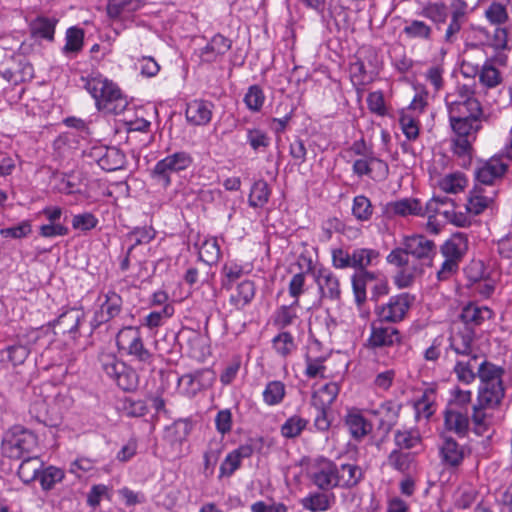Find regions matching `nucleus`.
I'll use <instances>...</instances> for the list:
<instances>
[{
    "label": "nucleus",
    "instance_id": "obj_1",
    "mask_svg": "<svg viewBox=\"0 0 512 512\" xmlns=\"http://www.w3.org/2000/svg\"><path fill=\"white\" fill-rule=\"evenodd\" d=\"M435 251L434 242L423 235L405 237L403 248L394 249L387 256V262L400 269L394 277L395 285L398 288L411 286L422 272L419 261L431 262Z\"/></svg>",
    "mask_w": 512,
    "mask_h": 512
},
{
    "label": "nucleus",
    "instance_id": "obj_2",
    "mask_svg": "<svg viewBox=\"0 0 512 512\" xmlns=\"http://www.w3.org/2000/svg\"><path fill=\"white\" fill-rule=\"evenodd\" d=\"M85 88L100 111L117 115L122 113L128 105L127 98L117 84L101 74L87 78Z\"/></svg>",
    "mask_w": 512,
    "mask_h": 512
},
{
    "label": "nucleus",
    "instance_id": "obj_3",
    "mask_svg": "<svg viewBox=\"0 0 512 512\" xmlns=\"http://www.w3.org/2000/svg\"><path fill=\"white\" fill-rule=\"evenodd\" d=\"M193 163V158L186 151H178L159 160L150 171L152 180L166 189L172 183L171 175L188 169Z\"/></svg>",
    "mask_w": 512,
    "mask_h": 512
},
{
    "label": "nucleus",
    "instance_id": "obj_4",
    "mask_svg": "<svg viewBox=\"0 0 512 512\" xmlns=\"http://www.w3.org/2000/svg\"><path fill=\"white\" fill-rule=\"evenodd\" d=\"M37 446V437L22 426L9 429L2 439V454L11 459H20L31 453Z\"/></svg>",
    "mask_w": 512,
    "mask_h": 512
},
{
    "label": "nucleus",
    "instance_id": "obj_5",
    "mask_svg": "<svg viewBox=\"0 0 512 512\" xmlns=\"http://www.w3.org/2000/svg\"><path fill=\"white\" fill-rule=\"evenodd\" d=\"M100 361L106 375L113 379L119 388L124 391H133L138 387L139 377L136 371L115 355L104 354Z\"/></svg>",
    "mask_w": 512,
    "mask_h": 512
},
{
    "label": "nucleus",
    "instance_id": "obj_6",
    "mask_svg": "<svg viewBox=\"0 0 512 512\" xmlns=\"http://www.w3.org/2000/svg\"><path fill=\"white\" fill-rule=\"evenodd\" d=\"M116 344L119 350L135 357L141 362H149L151 353L145 348L139 327L126 326L116 336Z\"/></svg>",
    "mask_w": 512,
    "mask_h": 512
},
{
    "label": "nucleus",
    "instance_id": "obj_7",
    "mask_svg": "<svg viewBox=\"0 0 512 512\" xmlns=\"http://www.w3.org/2000/svg\"><path fill=\"white\" fill-rule=\"evenodd\" d=\"M414 297L408 293H401L389 298L388 302L376 309L379 321L397 323L402 321L410 309Z\"/></svg>",
    "mask_w": 512,
    "mask_h": 512
},
{
    "label": "nucleus",
    "instance_id": "obj_8",
    "mask_svg": "<svg viewBox=\"0 0 512 512\" xmlns=\"http://www.w3.org/2000/svg\"><path fill=\"white\" fill-rule=\"evenodd\" d=\"M308 477L322 490L338 487L337 465L331 460L320 458L315 460L308 469Z\"/></svg>",
    "mask_w": 512,
    "mask_h": 512
},
{
    "label": "nucleus",
    "instance_id": "obj_9",
    "mask_svg": "<svg viewBox=\"0 0 512 512\" xmlns=\"http://www.w3.org/2000/svg\"><path fill=\"white\" fill-rule=\"evenodd\" d=\"M508 163L500 156H493L485 162H482L475 171L477 184H483L484 187H495L496 181L500 180L506 173Z\"/></svg>",
    "mask_w": 512,
    "mask_h": 512
},
{
    "label": "nucleus",
    "instance_id": "obj_10",
    "mask_svg": "<svg viewBox=\"0 0 512 512\" xmlns=\"http://www.w3.org/2000/svg\"><path fill=\"white\" fill-rule=\"evenodd\" d=\"M352 170L358 177L368 176L375 181L384 180L389 174L388 164L372 154L356 159Z\"/></svg>",
    "mask_w": 512,
    "mask_h": 512
},
{
    "label": "nucleus",
    "instance_id": "obj_11",
    "mask_svg": "<svg viewBox=\"0 0 512 512\" xmlns=\"http://www.w3.org/2000/svg\"><path fill=\"white\" fill-rule=\"evenodd\" d=\"M496 196L495 187H484L483 184L476 183L469 192L465 209L473 216L479 215L493 204Z\"/></svg>",
    "mask_w": 512,
    "mask_h": 512
},
{
    "label": "nucleus",
    "instance_id": "obj_12",
    "mask_svg": "<svg viewBox=\"0 0 512 512\" xmlns=\"http://www.w3.org/2000/svg\"><path fill=\"white\" fill-rule=\"evenodd\" d=\"M214 104L208 100L194 99L187 103L185 117L192 126H206L210 123Z\"/></svg>",
    "mask_w": 512,
    "mask_h": 512
},
{
    "label": "nucleus",
    "instance_id": "obj_13",
    "mask_svg": "<svg viewBox=\"0 0 512 512\" xmlns=\"http://www.w3.org/2000/svg\"><path fill=\"white\" fill-rule=\"evenodd\" d=\"M105 300L101 303L98 310L95 311L92 325L100 326L118 316L122 309V298L114 291H108Z\"/></svg>",
    "mask_w": 512,
    "mask_h": 512
},
{
    "label": "nucleus",
    "instance_id": "obj_14",
    "mask_svg": "<svg viewBox=\"0 0 512 512\" xmlns=\"http://www.w3.org/2000/svg\"><path fill=\"white\" fill-rule=\"evenodd\" d=\"M232 41L221 34L214 35L211 40L199 50L202 62L219 61L231 49Z\"/></svg>",
    "mask_w": 512,
    "mask_h": 512
},
{
    "label": "nucleus",
    "instance_id": "obj_15",
    "mask_svg": "<svg viewBox=\"0 0 512 512\" xmlns=\"http://www.w3.org/2000/svg\"><path fill=\"white\" fill-rule=\"evenodd\" d=\"M253 452V446L248 443L229 452L220 465L219 478L231 477L240 468L243 459L251 457Z\"/></svg>",
    "mask_w": 512,
    "mask_h": 512
},
{
    "label": "nucleus",
    "instance_id": "obj_16",
    "mask_svg": "<svg viewBox=\"0 0 512 512\" xmlns=\"http://www.w3.org/2000/svg\"><path fill=\"white\" fill-rule=\"evenodd\" d=\"M442 463L449 467H458L464 460L465 449L454 438L443 434L439 444Z\"/></svg>",
    "mask_w": 512,
    "mask_h": 512
},
{
    "label": "nucleus",
    "instance_id": "obj_17",
    "mask_svg": "<svg viewBox=\"0 0 512 512\" xmlns=\"http://www.w3.org/2000/svg\"><path fill=\"white\" fill-rule=\"evenodd\" d=\"M93 156L98 165L105 171H116L125 165L126 157L115 147H99L94 149Z\"/></svg>",
    "mask_w": 512,
    "mask_h": 512
},
{
    "label": "nucleus",
    "instance_id": "obj_18",
    "mask_svg": "<svg viewBox=\"0 0 512 512\" xmlns=\"http://www.w3.org/2000/svg\"><path fill=\"white\" fill-rule=\"evenodd\" d=\"M57 24V18L40 15L31 20L28 27L33 39L53 42Z\"/></svg>",
    "mask_w": 512,
    "mask_h": 512
},
{
    "label": "nucleus",
    "instance_id": "obj_19",
    "mask_svg": "<svg viewBox=\"0 0 512 512\" xmlns=\"http://www.w3.org/2000/svg\"><path fill=\"white\" fill-rule=\"evenodd\" d=\"M314 277L323 297L331 300H337L340 298V281L331 270L321 268L316 272Z\"/></svg>",
    "mask_w": 512,
    "mask_h": 512
},
{
    "label": "nucleus",
    "instance_id": "obj_20",
    "mask_svg": "<svg viewBox=\"0 0 512 512\" xmlns=\"http://www.w3.org/2000/svg\"><path fill=\"white\" fill-rule=\"evenodd\" d=\"M401 405L394 401H385L378 407L370 409L369 413L376 416L379 420V428L388 432L396 424Z\"/></svg>",
    "mask_w": 512,
    "mask_h": 512
},
{
    "label": "nucleus",
    "instance_id": "obj_21",
    "mask_svg": "<svg viewBox=\"0 0 512 512\" xmlns=\"http://www.w3.org/2000/svg\"><path fill=\"white\" fill-rule=\"evenodd\" d=\"M469 423L467 410L447 406L444 412V425L448 431L464 436L468 431Z\"/></svg>",
    "mask_w": 512,
    "mask_h": 512
},
{
    "label": "nucleus",
    "instance_id": "obj_22",
    "mask_svg": "<svg viewBox=\"0 0 512 512\" xmlns=\"http://www.w3.org/2000/svg\"><path fill=\"white\" fill-rule=\"evenodd\" d=\"M340 391V387L336 382H328L312 394V405L318 410L326 412V410L333 404Z\"/></svg>",
    "mask_w": 512,
    "mask_h": 512
},
{
    "label": "nucleus",
    "instance_id": "obj_23",
    "mask_svg": "<svg viewBox=\"0 0 512 512\" xmlns=\"http://www.w3.org/2000/svg\"><path fill=\"white\" fill-rule=\"evenodd\" d=\"M336 502L334 493L313 492L300 500V504L305 510L310 512H326Z\"/></svg>",
    "mask_w": 512,
    "mask_h": 512
},
{
    "label": "nucleus",
    "instance_id": "obj_24",
    "mask_svg": "<svg viewBox=\"0 0 512 512\" xmlns=\"http://www.w3.org/2000/svg\"><path fill=\"white\" fill-rule=\"evenodd\" d=\"M468 250V239L462 233L453 234L441 247L444 258L460 262Z\"/></svg>",
    "mask_w": 512,
    "mask_h": 512
},
{
    "label": "nucleus",
    "instance_id": "obj_25",
    "mask_svg": "<svg viewBox=\"0 0 512 512\" xmlns=\"http://www.w3.org/2000/svg\"><path fill=\"white\" fill-rule=\"evenodd\" d=\"M141 6V0H109L106 13L112 20H123L139 10Z\"/></svg>",
    "mask_w": 512,
    "mask_h": 512
},
{
    "label": "nucleus",
    "instance_id": "obj_26",
    "mask_svg": "<svg viewBox=\"0 0 512 512\" xmlns=\"http://www.w3.org/2000/svg\"><path fill=\"white\" fill-rule=\"evenodd\" d=\"M505 388L503 384L480 385L478 392V405L495 408L503 400Z\"/></svg>",
    "mask_w": 512,
    "mask_h": 512
},
{
    "label": "nucleus",
    "instance_id": "obj_27",
    "mask_svg": "<svg viewBox=\"0 0 512 512\" xmlns=\"http://www.w3.org/2000/svg\"><path fill=\"white\" fill-rule=\"evenodd\" d=\"M388 207L389 211L397 216H424V207L416 198H403L389 203Z\"/></svg>",
    "mask_w": 512,
    "mask_h": 512
},
{
    "label": "nucleus",
    "instance_id": "obj_28",
    "mask_svg": "<svg viewBox=\"0 0 512 512\" xmlns=\"http://www.w3.org/2000/svg\"><path fill=\"white\" fill-rule=\"evenodd\" d=\"M436 399L435 388H426L414 403L416 418L429 419L436 411Z\"/></svg>",
    "mask_w": 512,
    "mask_h": 512
},
{
    "label": "nucleus",
    "instance_id": "obj_29",
    "mask_svg": "<svg viewBox=\"0 0 512 512\" xmlns=\"http://www.w3.org/2000/svg\"><path fill=\"white\" fill-rule=\"evenodd\" d=\"M492 315V310L487 306L471 302L462 309L461 319L467 325L478 326L484 321L489 320Z\"/></svg>",
    "mask_w": 512,
    "mask_h": 512
},
{
    "label": "nucleus",
    "instance_id": "obj_30",
    "mask_svg": "<svg viewBox=\"0 0 512 512\" xmlns=\"http://www.w3.org/2000/svg\"><path fill=\"white\" fill-rule=\"evenodd\" d=\"M84 30L77 26L69 27L65 33V44L61 52L69 58L75 57L84 46Z\"/></svg>",
    "mask_w": 512,
    "mask_h": 512
},
{
    "label": "nucleus",
    "instance_id": "obj_31",
    "mask_svg": "<svg viewBox=\"0 0 512 512\" xmlns=\"http://www.w3.org/2000/svg\"><path fill=\"white\" fill-rule=\"evenodd\" d=\"M477 360L478 357L474 355L456 361L453 372L459 382L469 385L475 381L477 377V372H475L478 366Z\"/></svg>",
    "mask_w": 512,
    "mask_h": 512
},
{
    "label": "nucleus",
    "instance_id": "obj_32",
    "mask_svg": "<svg viewBox=\"0 0 512 512\" xmlns=\"http://www.w3.org/2000/svg\"><path fill=\"white\" fill-rule=\"evenodd\" d=\"M449 117L460 118H479L482 114L481 104L478 99H470L465 103L448 102Z\"/></svg>",
    "mask_w": 512,
    "mask_h": 512
},
{
    "label": "nucleus",
    "instance_id": "obj_33",
    "mask_svg": "<svg viewBox=\"0 0 512 512\" xmlns=\"http://www.w3.org/2000/svg\"><path fill=\"white\" fill-rule=\"evenodd\" d=\"M255 285L252 281L245 280L238 284L231 294L229 303L237 310L243 309L254 299Z\"/></svg>",
    "mask_w": 512,
    "mask_h": 512
},
{
    "label": "nucleus",
    "instance_id": "obj_34",
    "mask_svg": "<svg viewBox=\"0 0 512 512\" xmlns=\"http://www.w3.org/2000/svg\"><path fill=\"white\" fill-rule=\"evenodd\" d=\"M388 465L401 473H409L416 466V454L401 450H392L387 458Z\"/></svg>",
    "mask_w": 512,
    "mask_h": 512
},
{
    "label": "nucleus",
    "instance_id": "obj_35",
    "mask_svg": "<svg viewBox=\"0 0 512 512\" xmlns=\"http://www.w3.org/2000/svg\"><path fill=\"white\" fill-rule=\"evenodd\" d=\"M504 369L489 361H482L477 366V377L481 385L503 384Z\"/></svg>",
    "mask_w": 512,
    "mask_h": 512
},
{
    "label": "nucleus",
    "instance_id": "obj_36",
    "mask_svg": "<svg viewBox=\"0 0 512 512\" xmlns=\"http://www.w3.org/2000/svg\"><path fill=\"white\" fill-rule=\"evenodd\" d=\"M363 477L362 469L351 463L337 466L338 487L350 488L356 486Z\"/></svg>",
    "mask_w": 512,
    "mask_h": 512
},
{
    "label": "nucleus",
    "instance_id": "obj_37",
    "mask_svg": "<svg viewBox=\"0 0 512 512\" xmlns=\"http://www.w3.org/2000/svg\"><path fill=\"white\" fill-rule=\"evenodd\" d=\"M399 332L394 327H372L369 341L374 347L391 346L399 342Z\"/></svg>",
    "mask_w": 512,
    "mask_h": 512
},
{
    "label": "nucleus",
    "instance_id": "obj_38",
    "mask_svg": "<svg viewBox=\"0 0 512 512\" xmlns=\"http://www.w3.org/2000/svg\"><path fill=\"white\" fill-rule=\"evenodd\" d=\"M403 34L408 39L430 41L432 38V27L422 20H406Z\"/></svg>",
    "mask_w": 512,
    "mask_h": 512
},
{
    "label": "nucleus",
    "instance_id": "obj_39",
    "mask_svg": "<svg viewBox=\"0 0 512 512\" xmlns=\"http://www.w3.org/2000/svg\"><path fill=\"white\" fill-rule=\"evenodd\" d=\"M468 180L461 172L448 173L441 177L437 185L445 193L457 194L467 186Z\"/></svg>",
    "mask_w": 512,
    "mask_h": 512
},
{
    "label": "nucleus",
    "instance_id": "obj_40",
    "mask_svg": "<svg viewBox=\"0 0 512 512\" xmlns=\"http://www.w3.org/2000/svg\"><path fill=\"white\" fill-rule=\"evenodd\" d=\"M286 396V385L280 380L269 381L262 392L263 402L267 406H276L283 402Z\"/></svg>",
    "mask_w": 512,
    "mask_h": 512
},
{
    "label": "nucleus",
    "instance_id": "obj_41",
    "mask_svg": "<svg viewBox=\"0 0 512 512\" xmlns=\"http://www.w3.org/2000/svg\"><path fill=\"white\" fill-rule=\"evenodd\" d=\"M503 81L501 71L495 66L492 60H486L479 72V82L482 86L492 89Z\"/></svg>",
    "mask_w": 512,
    "mask_h": 512
},
{
    "label": "nucleus",
    "instance_id": "obj_42",
    "mask_svg": "<svg viewBox=\"0 0 512 512\" xmlns=\"http://www.w3.org/2000/svg\"><path fill=\"white\" fill-rule=\"evenodd\" d=\"M42 467L43 463L38 457H27L18 468V476L23 483L29 484L39 477Z\"/></svg>",
    "mask_w": 512,
    "mask_h": 512
},
{
    "label": "nucleus",
    "instance_id": "obj_43",
    "mask_svg": "<svg viewBox=\"0 0 512 512\" xmlns=\"http://www.w3.org/2000/svg\"><path fill=\"white\" fill-rule=\"evenodd\" d=\"M346 425L354 439H361L371 431V424L359 412L348 413Z\"/></svg>",
    "mask_w": 512,
    "mask_h": 512
},
{
    "label": "nucleus",
    "instance_id": "obj_44",
    "mask_svg": "<svg viewBox=\"0 0 512 512\" xmlns=\"http://www.w3.org/2000/svg\"><path fill=\"white\" fill-rule=\"evenodd\" d=\"M299 301H293L290 305H283L279 307L274 313V325L280 329H284L298 319L297 308Z\"/></svg>",
    "mask_w": 512,
    "mask_h": 512
},
{
    "label": "nucleus",
    "instance_id": "obj_45",
    "mask_svg": "<svg viewBox=\"0 0 512 512\" xmlns=\"http://www.w3.org/2000/svg\"><path fill=\"white\" fill-rule=\"evenodd\" d=\"M399 124L406 138L410 141L416 140L419 136L418 115L411 110H402L399 116Z\"/></svg>",
    "mask_w": 512,
    "mask_h": 512
},
{
    "label": "nucleus",
    "instance_id": "obj_46",
    "mask_svg": "<svg viewBox=\"0 0 512 512\" xmlns=\"http://www.w3.org/2000/svg\"><path fill=\"white\" fill-rule=\"evenodd\" d=\"M175 313L174 306H166L160 310L151 311L141 320V325L150 330L157 329L164 325Z\"/></svg>",
    "mask_w": 512,
    "mask_h": 512
},
{
    "label": "nucleus",
    "instance_id": "obj_47",
    "mask_svg": "<svg viewBox=\"0 0 512 512\" xmlns=\"http://www.w3.org/2000/svg\"><path fill=\"white\" fill-rule=\"evenodd\" d=\"M266 101V96L263 89L257 85H251L248 87L243 102L247 109L253 113H258L262 110Z\"/></svg>",
    "mask_w": 512,
    "mask_h": 512
},
{
    "label": "nucleus",
    "instance_id": "obj_48",
    "mask_svg": "<svg viewBox=\"0 0 512 512\" xmlns=\"http://www.w3.org/2000/svg\"><path fill=\"white\" fill-rule=\"evenodd\" d=\"M352 254V268L359 270L373 265L379 258V252L370 248L354 249Z\"/></svg>",
    "mask_w": 512,
    "mask_h": 512
},
{
    "label": "nucleus",
    "instance_id": "obj_49",
    "mask_svg": "<svg viewBox=\"0 0 512 512\" xmlns=\"http://www.w3.org/2000/svg\"><path fill=\"white\" fill-rule=\"evenodd\" d=\"M199 258L206 264L216 263L221 255L220 246L216 238H206L198 249Z\"/></svg>",
    "mask_w": 512,
    "mask_h": 512
},
{
    "label": "nucleus",
    "instance_id": "obj_50",
    "mask_svg": "<svg viewBox=\"0 0 512 512\" xmlns=\"http://www.w3.org/2000/svg\"><path fill=\"white\" fill-rule=\"evenodd\" d=\"M271 191L266 181H256L249 194V205L254 208L263 207L269 200Z\"/></svg>",
    "mask_w": 512,
    "mask_h": 512
},
{
    "label": "nucleus",
    "instance_id": "obj_51",
    "mask_svg": "<svg viewBox=\"0 0 512 512\" xmlns=\"http://www.w3.org/2000/svg\"><path fill=\"white\" fill-rule=\"evenodd\" d=\"M246 142L254 152H262L270 146L271 139L268 133L260 128H248Z\"/></svg>",
    "mask_w": 512,
    "mask_h": 512
},
{
    "label": "nucleus",
    "instance_id": "obj_52",
    "mask_svg": "<svg viewBox=\"0 0 512 512\" xmlns=\"http://www.w3.org/2000/svg\"><path fill=\"white\" fill-rule=\"evenodd\" d=\"M352 215L358 221H369L373 215L371 201L364 195L355 196L352 204Z\"/></svg>",
    "mask_w": 512,
    "mask_h": 512
},
{
    "label": "nucleus",
    "instance_id": "obj_53",
    "mask_svg": "<svg viewBox=\"0 0 512 512\" xmlns=\"http://www.w3.org/2000/svg\"><path fill=\"white\" fill-rule=\"evenodd\" d=\"M479 118L449 117L451 127L456 136L471 137L473 131L478 129L476 125Z\"/></svg>",
    "mask_w": 512,
    "mask_h": 512
},
{
    "label": "nucleus",
    "instance_id": "obj_54",
    "mask_svg": "<svg viewBox=\"0 0 512 512\" xmlns=\"http://www.w3.org/2000/svg\"><path fill=\"white\" fill-rule=\"evenodd\" d=\"M273 348L281 357L289 356L295 349L296 345L293 336L288 332H281L272 340Z\"/></svg>",
    "mask_w": 512,
    "mask_h": 512
},
{
    "label": "nucleus",
    "instance_id": "obj_55",
    "mask_svg": "<svg viewBox=\"0 0 512 512\" xmlns=\"http://www.w3.org/2000/svg\"><path fill=\"white\" fill-rule=\"evenodd\" d=\"M395 450H409L420 444V437L417 432L408 430H398L394 435Z\"/></svg>",
    "mask_w": 512,
    "mask_h": 512
},
{
    "label": "nucleus",
    "instance_id": "obj_56",
    "mask_svg": "<svg viewBox=\"0 0 512 512\" xmlns=\"http://www.w3.org/2000/svg\"><path fill=\"white\" fill-rule=\"evenodd\" d=\"M419 14L437 25L444 23L447 19L446 7L438 3H430L424 6Z\"/></svg>",
    "mask_w": 512,
    "mask_h": 512
},
{
    "label": "nucleus",
    "instance_id": "obj_57",
    "mask_svg": "<svg viewBox=\"0 0 512 512\" xmlns=\"http://www.w3.org/2000/svg\"><path fill=\"white\" fill-rule=\"evenodd\" d=\"M63 478V470L54 466L47 467L39 475L40 484L43 490L52 489L54 485L61 482Z\"/></svg>",
    "mask_w": 512,
    "mask_h": 512
},
{
    "label": "nucleus",
    "instance_id": "obj_58",
    "mask_svg": "<svg viewBox=\"0 0 512 512\" xmlns=\"http://www.w3.org/2000/svg\"><path fill=\"white\" fill-rule=\"evenodd\" d=\"M449 208L443 210V217L451 224L457 226V227H467L470 226L472 223L471 215L466 210L465 212L462 211H456L452 203L450 202Z\"/></svg>",
    "mask_w": 512,
    "mask_h": 512
},
{
    "label": "nucleus",
    "instance_id": "obj_59",
    "mask_svg": "<svg viewBox=\"0 0 512 512\" xmlns=\"http://www.w3.org/2000/svg\"><path fill=\"white\" fill-rule=\"evenodd\" d=\"M307 421L300 416L294 415L288 418L281 427V433L286 438H294L304 430Z\"/></svg>",
    "mask_w": 512,
    "mask_h": 512
},
{
    "label": "nucleus",
    "instance_id": "obj_60",
    "mask_svg": "<svg viewBox=\"0 0 512 512\" xmlns=\"http://www.w3.org/2000/svg\"><path fill=\"white\" fill-rule=\"evenodd\" d=\"M324 358L317 357L312 358L309 355L305 359V370L304 375L307 378H324L326 373V366L324 365Z\"/></svg>",
    "mask_w": 512,
    "mask_h": 512
},
{
    "label": "nucleus",
    "instance_id": "obj_61",
    "mask_svg": "<svg viewBox=\"0 0 512 512\" xmlns=\"http://www.w3.org/2000/svg\"><path fill=\"white\" fill-rule=\"evenodd\" d=\"M472 144L470 137L456 136L453 139V152L462 159V164L471 160Z\"/></svg>",
    "mask_w": 512,
    "mask_h": 512
},
{
    "label": "nucleus",
    "instance_id": "obj_62",
    "mask_svg": "<svg viewBox=\"0 0 512 512\" xmlns=\"http://www.w3.org/2000/svg\"><path fill=\"white\" fill-rule=\"evenodd\" d=\"M32 232V224L29 220H23L19 224L0 229V235L3 238L21 239L27 237Z\"/></svg>",
    "mask_w": 512,
    "mask_h": 512
},
{
    "label": "nucleus",
    "instance_id": "obj_63",
    "mask_svg": "<svg viewBox=\"0 0 512 512\" xmlns=\"http://www.w3.org/2000/svg\"><path fill=\"white\" fill-rule=\"evenodd\" d=\"M129 239L133 241V245L128 249L130 253L134 245L147 244L155 237V230L152 227H138L131 231L128 235Z\"/></svg>",
    "mask_w": 512,
    "mask_h": 512
},
{
    "label": "nucleus",
    "instance_id": "obj_64",
    "mask_svg": "<svg viewBox=\"0 0 512 512\" xmlns=\"http://www.w3.org/2000/svg\"><path fill=\"white\" fill-rule=\"evenodd\" d=\"M215 428L222 436L231 432L233 427V417L230 409L219 410L214 419Z\"/></svg>",
    "mask_w": 512,
    "mask_h": 512
}]
</instances>
